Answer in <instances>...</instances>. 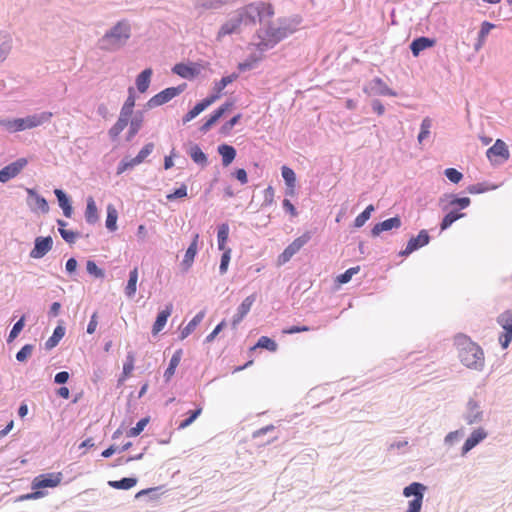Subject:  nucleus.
Listing matches in <instances>:
<instances>
[{
  "label": "nucleus",
  "mask_w": 512,
  "mask_h": 512,
  "mask_svg": "<svg viewBox=\"0 0 512 512\" xmlns=\"http://www.w3.org/2000/svg\"><path fill=\"white\" fill-rule=\"evenodd\" d=\"M98 210L96 203L92 197L87 198V206L85 210V219L89 224H95L98 221Z\"/></svg>",
  "instance_id": "nucleus-39"
},
{
  "label": "nucleus",
  "mask_w": 512,
  "mask_h": 512,
  "mask_svg": "<svg viewBox=\"0 0 512 512\" xmlns=\"http://www.w3.org/2000/svg\"><path fill=\"white\" fill-rule=\"evenodd\" d=\"M137 281H138V268L135 267L129 272V278L127 285L125 287V295L128 298H133L137 291Z\"/></svg>",
  "instance_id": "nucleus-37"
},
{
  "label": "nucleus",
  "mask_w": 512,
  "mask_h": 512,
  "mask_svg": "<svg viewBox=\"0 0 512 512\" xmlns=\"http://www.w3.org/2000/svg\"><path fill=\"white\" fill-rule=\"evenodd\" d=\"M273 15V6L263 1H255L239 7L220 26L216 34V40L222 41L226 36L240 34L244 28L252 27L257 22L263 23Z\"/></svg>",
  "instance_id": "nucleus-1"
},
{
  "label": "nucleus",
  "mask_w": 512,
  "mask_h": 512,
  "mask_svg": "<svg viewBox=\"0 0 512 512\" xmlns=\"http://www.w3.org/2000/svg\"><path fill=\"white\" fill-rule=\"evenodd\" d=\"M149 423V417H145L140 419L134 427H132L128 432V437H136L138 436L146 427V425Z\"/></svg>",
  "instance_id": "nucleus-56"
},
{
  "label": "nucleus",
  "mask_w": 512,
  "mask_h": 512,
  "mask_svg": "<svg viewBox=\"0 0 512 512\" xmlns=\"http://www.w3.org/2000/svg\"><path fill=\"white\" fill-rule=\"evenodd\" d=\"M444 175L450 182L454 184L459 183L463 179V174L455 168L445 169Z\"/></svg>",
  "instance_id": "nucleus-59"
},
{
  "label": "nucleus",
  "mask_w": 512,
  "mask_h": 512,
  "mask_svg": "<svg viewBox=\"0 0 512 512\" xmlns=\"http://www.w3.org/2000/svg\"><path fill=\"white\" fill-rule=\"evenodd\" d=\"M486 155L490 161H496L495 157H500L502 161H506L510 156L506 143L500 139H497L487 150Z\"/></svg>",
  "instance_id": "nucleus-19"
},
{
  "label": "nucleus",
  "mask_w": 512,
  "mask_h": 512,
  "mask_svg": "<svg viewBox=\"0 0 512 512\" xmlns=\"http://www.w3.org/2000/svg\"><path fill=\"white\" fill-rule=\"evenodd\" d=\"M266 51L257 50L251 53L247 58L238 64V69L241 72H245L251 70L256 67V65L263 59L264 53Z\"/></svg>",
  "instance_id": "nucleus-26"
},
{
  "label": "nucleus",
  "mask_w": 512,
  "mask_h": 512,
  "mask_svg": "<svg viewBox=\"0 0 512 512\" xmlns=\"http://www.w3.org/2000/svg\"><path fill=\"white\" fill-rule=\"evenodd\" d=\"M454 345L457 349L460 362L468 369L482 371L485 367L483 349L465 334H457L454 337Z\"/></svg>",
  "instance_id": "nucleus-3"
},
{
  "label": "nucleus",
  "mask_w": 512,
  "mask_h": 512,
  "mask_svg": "<svg viewBox=\"0 0 512 512\" xmlns=\"http://www.w3.org/2000/svg\"><path fill=\"white\" fill-rule=\"evenodd\" d=\"M402 225L401 219L398 216L386 219L380 223L374 225L371 229V234L373 237L379 236L380 233L384 231H389L391 229H398Z\"/></svg>",
  "instance_id": "nucleus-22"
},
{
  "label": "nucleus",
  "mask_w": 512,
  "mask_h": 512,
  "mask_svg": "<svg viewBox=\"0 0 512 512\" xmlns=\"http://www.w3.org/2000/svg\"><path fill=\"white\" fill-rule=\"evenodd\" d=\"M0 127L6 130L8 133H17L24 130H29L27 127L26 119L23 118H5L0 119Z\"/></svg>",
  "instance_id": "nucleus-21"
},
{
  "label": "nucleus",
  "mask_w": 512,
  "mask_h": 512,
  "mask_svg": "<svg viewBox=\"0 0 512 512\" xmlns=\"http://www.w3.org/2000/svg\"><path fill=\"white\" fill-rule=\"evenodd\" d=\"M238 0H193V5L199 12L207 10H219L226 5H233Z\"/></svg>",
  "instance_id": "nucleus-17"
},
{
  "label": "nucleus",
  "mask_w": 512,
  "mask_h": 512,
  "mask_svg": "<svg viewBox=\"0 0 512 512\" xmlns=\"http://www.w3.org/2000/svg\"><path fill=\"white\" fill-rule=\"evenodd\" d=\"M54 194L57 197L59 206L63 210L64 216L70 218L73 212L70 199L68 198L66 193L61 189H55Z\"/></svg>",
  "instance_id": "nucleus-31"
},
{
  "label": "nucleus",
  "mask_w": 512,
  "mask_h": 512,
  "mask_svg": "<svg viewBox=\"0 0 512 512\" xmlns=\"http://www.w3.org/2000/svg\"><path fill=\"white\" fill-rule=\"evenodd\" d=\"M153 150V143L150 142L145 144L139 151V153L133 158V162L136 163L137 165L141 164L153 152Z\"/></svg>",
  "instance_id": "nucleus-52"
},
{
  "label": "nucleus",
  "mask_w": 512,
  "mask_h": 512,
  "mask_svg": "<svg viewBox=\"0 0 512 512\" xmlns=\"http://www.w3.org/2000/svg\"><path fill=\"white\" fill-rule=\"evenodd\" d=\"M34 346L32 344H25L16 354L18 362H24L33 352Z\"/></svg>",
  "instance_id": "nucleus-61"
},
{
  "label": "nucleus",
  "mask_w": 512,
  "mask_h": 512,
  "mask_svg": "<svg viewBox=\"0 0 512 512\" xmlns=\"http://www.w3.org/2000/svg\"><path fill=\"white\" fill-rule=\"evenodd\" d=\"M494 27H495V25L493 23L488 22V21H484L481 24L480 31L478 33V39H477V42L474 45L475 51H479L482 48L487 35L490 33V31Z\"/></svg>",
  "instance_id": "nucleus-38"
},
{
  "label": "nucleus",
  "mask_w": 512,
  "mask_h": 512,
  "mask_svg": "<svg viewBox=\"0 0 512 512\" xmlns=\"http://www.w3.org/2000/svg\"><path fill=\"white\" fill-rule=\"evenodd\" d=\"M172 71L184 79H193L200 73V68L196 64L178 63L174 65Z\"/></svg>",
  "instance_id": "nucleus-23"
},
{
  "label": "nucleus",
  "mask_w": 512,
  "mask_h": 512,
  "mask_svg": "<svg viewBox=\"0 0 512 512\" xmlns=\"http://www.w3.org/2000/svg\"><path fill=\"white\" fill-rule=\"evenodd\" d=\"M53 114L48 111L31 114L25 117L28 129H33L50 122Z\"/></svg>",
  "instance_id": "nucleus-24"
},
{
  "label": "nucleus",
  "mask_w": 512,
  "mask_h": 512,
  "mask_svg": "<svg viewBox=\"0 0 512 512\" xmlns=\"http://www.w3.org/2000/svg\"><path fill=\"white\" fill-rule=\"evenodd\" d=\"M186 86L187 85L183 83L176 87H168L160 91L148 100L147 106L149 108H155L169 102L176 96L180 95L186 89Z\"/></svg>",
  "instance_id": "nucleus-6"
},
{
  "label": "nucleus",
  "mask_w": 512,
  "mask_h": 512,
  "mask_svg": "<svg viewBox=\"0 0 512 512\" xmlns=\"http://www.w3.org/2000/svg\"><path fill=\"white\" fill-rule=\"evenodd\" d=\"M86 270L87 272L96 277V278H103L104 277V271L102 269H100L97 264L92 261V260H88L87 263H86Z\"/></svg>",
  "instance_id": "nucleus-63"
},
{
  "label": "nucleus",
  "mask_w": 512,
  "mask_h": 512,
  "mask_svg": "<svg viewBox=\"0 0 512 512\" xmlns=\"http://www.w3.org/2000/svg\"><path fill=\"white\" fill-rule=\"evenodd\" d=\"M217 151L221 155L222 165L225 167L229 166L236 157V149L228 144L219 145Z\"/></svg>",
  "instance_id": "nucleus-29"
},
{
  "label": "nucleus",
  "mask_w": 512,
  "mask_h": 512,
  "mask_svg": "<svg viewBox=\"0 0 512 512\" xmlns=\"http://www.w3.org/2000/svg\"><path fill=\"white\" fill-rule=\"evenodd\" d=\"M431 127L432 120L429 117H425L421 122L420 132L417 137L419 143H422L425 139L429 137Z\"/></svg>",
  "instance_id": "nucleus-50"
},
{
  "label": "nucleus",
  "mask_w": 512,
  "mask_h": 512,
  "mask_svg": "<svg viewBox=\"0 0 512 512\" xmlns=\"http://www.w3.org/2000/svg\"><path fill=\"white\" fill-rule=\"evenodd\" d=\"M137 479L134 477L122 478L121 480L109 481L108 485L114 489L128 490L134 487Z\"/></svg>",
  "instance_id": "nucleus-48"
},
{
  "label": "nucleus",
  "mask_w": 512,
  "mask_h": 512,
  "mask_svg": "<svg viewBox=\"0 0 512 512\" xmlns=\"http://www.w3.org/2000/svg\"><path fill=\"white\" fill-rule=\"evenodd\" d=\"M182 358V350L178 349L174 352L172 355L168 367L166 368L164 372V379L166 382H169L173 375L175 374L176 368L178 367L180 361Z\"/></svg>",
  "instance_id": "nucleus-34"
},
{
  "label": "nucleus",
  "mask_w": 512,
  "mask_h": 512,
  "mask_svg": "<svg viewBox=\"0 0 512 512\" xmlns=\"http://www.w3.org/2000/svg\"><path fill=\"white\" fill-rule=\"evenodd\" d=\"M256 297V294L253 293L247 296L238 306L237 311L231 321V325L233 328H236L240 324V322L245 318V316L249 313L251 307L256 301Z\"/></svg>",
  "instance_id": "nucleus-15"
},
{
  "label": "nucleus",
  "mask_w": 512,
  "mask_h": 512,
  "mask_svg": "<svg viewBox=\"0 0 512 512\" xmlns=\"http://www.w3.org/2000/svg\"><path fill=\"white\" fill-rule=\"evenodd\" d=\"M129 118L119 115L117 122L109 129L108 134L112 140H116L129 123Z\"/></svg>",
  "instance_id": "nucleus-44"
},
{
  "label": "nucleus",
  "mask_w": 512,
  "mask_h": 512,
  "mask_svg": "<svg viewBox=\"0 0 512 512\" xmlns=\"http://www.w3.org/2000/svg\"><path fill=\"white\" fill-rule=\"evenodd\" d=\"M498 187H499V185H496V184L482 182V183H476V184L469 185L467 187V191L470 194H481V193H484L487 191L496 190Z\"/></svg>",
  "instance_id": "nucleus-49"
},
{
  "label": "nucleus",
  "mask_w": 512,
  "mask_h": 512,
  "mask_svg": "<svg viewBox=\"0 0 512 512\" xmlns=\"http://www.w3.org/2000/svg\"><path fill=\"white\" fill-rule=\"evenodd\" d=\"M24 316H22L12 327L10 333H9V336H8V339L7 341L8 342H12L18 335L19 333L22 331L23 327H24Z\"/></svg>",
  "instance_id": "nucleus-62"
},
{
  "label": "nucleus",
  "mask_w": 512,
  "mask_h": 512,
  "mask_svg": "<svg viewBox=\"0 0 512 512\" xmlns=\"http://www.w3.org/2000/svg\"><path fill=\"white\" fill-rule=\"evenodd\" d=\"M427 486L420 482H412L403 489V496L406 498L413 497L408 502V507L405 512H421L423 506V499Z\"/></svg>",
  "instance_id": "nucleus-5"
},
{
  "label": "nucleus",
  "mask_w": 512,
  "mask_h": 512,
  "mask_svg": "<svg viewBox=\"0 0 512 512\" xmlns=\"http://www.w3.org/2000/svg\"><path fill=\"white\" fill-rule=\"evenodd\" d=\"M364 91L366 93L379 95V96L395 97L397 95V93L394 90H392L391 88H389L387 86V84L379 77L373 78L370 81L368 88H364Z\"/></svg>",
  "instance_id": "nucleus-16"
},
{
  "label": "nucleus",
  "mask_w": 512,
  "mask_h": 512,
  "mask_svg": "<svg viewBox=\"0 0 512 512\" xmlns=\"http://www.w3.org/2000/svg\"><path fill=\"white\" fill-rule=\"evenodd\" d=\"M229 236V225L227 223H222L218 226L217 231V244L219 250L227 249L226 243Z\"/></svg>",
  "instance_id": "nucleus-46"
},
{
  "label": "nucleus",
  "mask_w": 512,
  "mask_h": 512,
  "mask_svg": "<svg viewBox=\"0 0 512 512\" xmlns=\"http://www.w3.org/2000/svg\"><path fill=\"white\" fill-rule=\"evenodd\" d=\"M430 241L429 234L426 230H421L416 237H412L404 250L400 251V256H408L414 251L426 246Z\"/></svg>",
  "instance_id": "nucleus-13"
},
{
  "label": "nucleus",
  "mask_w": 512,
  "mask_h": 512,
  "mask_svg": "<svg viewBox=\"0 0 512 512\" xmlns=\"http://www.w3.org/2000/svg\"><path fill=\"white\" fill-rule=\"evenodd\" d=\"M374 211L373 205H368L363 212H361L354 220V226L356 228L362 227L366 221L371 217V213Z\"/></svg>",
  "instance_id": "nucleus-53"
},
{
  "label": "nucleus",
  "mask_w": 512,
  "mask_h": 512,
  "mask_svg": "<svg viewBox=\"0 0 512 512\" xmlns=\"http://www.w3.org/2000/svg\"><path fill=\"white\" fill-rule=\"evenodd\" d=\"M26 193L28 194L27 203L32 210L37 209L42 213H47L49 211L48 202L44 197L39 195L36 190L26 188Z\"/></svg>",
  "instance_id": "nucleus-18"
},
{
  "label": "nucleus",
  "mask_w": 512,
  "mask_h": 512,
  "mask_svg": "<svg viewBox=\"0 0 512 512\" xmlns=\"http://www.w3.org/2000/svg\"><path fill=\"white\" fill-rule=\"evenodd\" d=\"M470 203L469 197H458L456 194H444L439 198V206L443 211L465 209Z\"/></svg>",
  "instance_id": "nucleus-9"
},
{
  "label": "nucleus",
  "mask_w": 512,
  "mask_h": 512,
  "mask_svg": "<svg viewBox=\"0 0 512 512\" xmlns=\"http://www.w3.org/2000/svg\"><path fill=\"white\" fill-rule=\"evenodd\" d=\"M152 74V69L146 68L136 77V87L140 93H145L148 90Z\"/></svg>",
  "instance_id": "nucleus-32"
},
{
  "label": "nucleus",
  "mask_w": 512,
  "mask_h": 512,
  "mask_svg": "<svg viewBox=\"0 0 512 512\" xmlns=\"http://www.w3.org/2000/svg\"><path fill=\"white\" fill-rule=\"evenodd\" d=\"M277 347V343L267 336H261L258 339L256 345L254 346V348H264L271 352H275L277 350Z\"/></svg>",
  "instance_id": "nucleus-54"
},
{
  "label": "nucleus",
  "mask_w": 512,
  "mask_h": 512,
  "mask_svg": "<svg viewBox=\"0 0 512 512\" xmlns=\"http://www.w3.org/2000/svg\"><path fill=\"white\" fill-rule=\"evenodd\" d=\"M172 311H173V305L170 303V304H167L165 306V308L159 312V314L157 315L156 321L154 322L153 327H152L153 335H157L164 328Z\"/></svg>",
  "instance_id": "nucleus-25"
},
{
  "label": "nucleus",
  "mask_w": 512,
  "mask_h": 512,
  "mask_svg": "<svg viewBox=\"0 0 512 512\" xmlns=\"http://www.w3.org/2000/svg\"><path fill=\"white\" fill-rule=\"evenodd\" d=\"M302 19L299 16L279 18L275 22L263 25L257 31L258 41L253 44L257 50L268 51L279 42L295 33Z\"/></svg>",
  "instance_id": "nucleus-2"
},
{
  "label": "nucleus",
  "mask_w": 512,
  "mask_h": 512,
  "mask_svg": "<svg viewBox=\"0 0 512 512\" xmlns=\"http://www.w3.org/2000/svg\"><path fill=\"white\" fill-rule=\"evenodd\" d=\"M64 335H65V327L58 325L54 329L53 334L45 342V348L47 350H51L54 347H56L58 345V343L60 342V340L64 337Z\"/></svg>",
  "instance_id": "nucleus-40"
},
{
  "label": "nucleus",
  "mask_w": 512,
  "mask_h": 512,
  "mask_svg": "<svg viewBox=\"0 0 512 512\" xmlns=\"http://www.w3.org/2000/svg\"><path fill=\"white\" fill-rule=\"evenodd\" d=\"M434 43L435 41L433 39H430L428 37H419L412 41L410 49L414 56H418L421 51L429 47H432Z\"/></svg>",
  "instance_id": "nucleus-35"
},
{
  "label": "nucleus",
  "mask_w": 512,
  "mask_h": 512,
  "mask_svg": "<svg viewBox=\"0 0 512 512\" xmlns=\"http://www.w3.org/2000/svg\"><path fill=\"white\" fill-rule=\"evenodd\" d=\"M131 35L132 25L130 21L128 19L118 20L98 40V47L106 52H117L127 44Z\"/></svg>",
  "instance_id": "nucleus-4"
},
{
  "label": "nucleus",
  "mask_w": 512,
  "mask_h": 512,
  "mask_svg": "<svg viewBox=\"0 0 512 512\" xmlns=\"http://www.w3.org/2000/svg\"><path fill=\"white\" fill-rule=\"evenodd\" d=\"M465 213H461L456 209L450 210L442 219L440 228L442 231L448 229L454 222L463 218Z\"/></svg>",
  "instance_id": "nucleus-41"
},
{
  "label": "nucleus",
  "mask_w": 512,
  "mask_h": 512,
  "mask_svg": "<svg viewBox=\"0 0 512 512\" xmlns=\"http://www.w3.org/2000/svg\"><path fill=\"white\" fill-rule=\"evenodd\" d=\"M52 246L53 240L51 236L36 237L34 248L30 251L29 256L33 259H41L52 249Z\"/></svg>",
  "instance_id": "nucleus-12"
},
{
  "label": "nucleus",
  "mask_w": 512,
  "mask_h": 512,
  "mask_svg": "<svg viewBox=\"0 0 512 512\" xmlns=\"http://www.w3.org/2000/svg\"><path fill=\"white\" fill-rule=\"evenodd\" d=\"M463 435L464 431L462 429L449 432L444 438V445L448 448L454 446L457 442H459Z\"/></svg>",
  "instance_id": "nucleus-51"
},
{
  "label": "nucleus",
  "mask_w": 512,
  "mask_h": 512,
  "mask_svg": "<svg viewBox=\"0 0 512 512\" xmlns=\"http://www.w3.org/2000/svg\"><path fill=\"white\" fill-rule=\"evenodd\" d=\"M281 175L285 181V184L288 188L286 194L293 196L294 190H295V184H296V175L293 169H291L288 166H283L281 168Z\"/></svg>",
  "instance_id": "nucleus-30"
},
{
  "label": "nucleus",
  "mask_w": 512,
  "mask_h": 512,
  "mask_svg": "<svg viewBox=\"0 0 512 512\" xmlns=\"http://www.w3.org/2000/svg\"><path fill=\"white\" fill-rule=\"evenodd\" d=\"M135 166H137V164L133 162V158H131V159L124 158L118 164L116 173H117V175H120V174L124 173L126 170L132 169Z\"/></svg>",
  "instance_id": "nucleus-64"
},
{
  "label": "nucleus",
  "mask_w": 512,
  "mask_h": 512,
  "mask_svg": "<svg viewBox=\"0 0 512 512\" xmlns=\"http://www.w3.org/2000/svg\"><path fill=\"white\" fill-rule=\"evenodd\" d=\"M26 158H19L16 161L6 165L0 170V182L6 183L10 179L16 177L22 169L27 165Z\"/></svg>",
  "instance_id": "nucleus-11"
},
{
  "label": "nucleus",
  "mask_w": 512,
  "mask_h": 512,
  "mask_svg": "<svg viewBox=\"0 0 512 512\" xmlns=\"http://www.w3.org/2000/svg\"><path fill=\"white\" fill-rule=\"evenodd\" d=\"M187 153L191 157L192 161L200 167L204 168L208 165V157L198 144L190 145Z\"/></svg>",
  "instance_id": "nucleus-27"
},
{
  "label": "nucleus",
  "mask_w": 512,
  "mask_h": 512,
  "mask_svg": "<svg viewBox=\"0 0 512 512\" xmlns=\"http://www.w3.org/2000/svg\"><path fill=\"white\" fill-rule=\"evenodd\" d=\"M497 323L503 329L499 335V343L503 349H506L512 341V309L502 312L497 317Z\"/></svg>",
  "instance_id": "nucleus-7"
},
{
  "label": "nucleus",
  "mask_w": 512,
  "mask_h": 512,
  "mask_svg": "<svg viewBox=\"0 0 512 512\" xmlns=\"http://www.w3.org/2000/svg\"><path fill=\"white\" fill-rule=\"evenodd\" d=\"M237 77L238 75L235 73L222 77L219 81L215 82L213 87V93L210 96H217V99H219L224 88L227 85L231 84L233 81H235Z\"/></svg>",
  "instance_id": "nucleus-36"
},
{
  "label": "nucleus",
  "mask_w": 512,
  "mask_h": 512,
  "mask_svg": "<svg viewBox=\"0 0 512 512\" xmlns=\"http://www.w3.org/2000/svg\"><path fill=\"white\" fill-rule=\"evenodd\" d=\"M128 93L129 95L120 110V115L130 119L133 113V108L135 106V96L133 87H129Z\"/></svg>",
  "instance_id": "nucleus-42"
},
{
  "label": "nucleus",
  "mask_w": 512,
  "mask_h": 512,
  "mask_svg": "<svg viewBox=\"0 0 512 512\" xmlns=\"http://www.w3.org/2000/svg\"><path fill=\"white\" fill-rule=\"evenodd\" d=\"M463 419L468 425L479 424L483 421L484 411L478 401L472 398L468 400L463 413Z\"/></svg>",
  "instance_id": "nucleus-8"
},
{
  "label": "nucleus",
  "mask_w": 512,
  "mask_h": 512,
  "mask_svg": "<svg viewBox=\"0 0 512 512\" xmlns=\"http://www.w3.org/2000/svg\"><path fill=\"white\" fill-rule=\"evenodd\" d=\"M135 357L133 352H128L126 356V360L123 364V376L124 378L128 377L131 372L134 370Z\"/></svg>",
  "instance_id": "nucleus-58"
},
{
  "label": "nucleus",
  "mask_w": 512,
  "mask_h": 512,
  "mask_svg": "<svg viewBox=\"0 0 512 512\" xmlns=\"http://www.w3.org/2000/svg\"><path fill=\"white\" fill-rule=\"evenodd\" d=\"M62 480V473H46L41 474L34 478L32 482V489H41V488H54L60 484Z\"/></svg>",
  "instance_id": "nucleus-10"
},
{
  "label": "nucleus",
  "mask_w": 512,
  "mask_h": 512,
  "mask_svg": "<svg viewBox=\"0 0 512 512\" xmlns=\"http://www.w3.org/2000/svg\"><path fill=\"white\" fill-rule=\"evenodd\" d=\"M198 239H199V234H195L192 242L190 243L189 247L187 248V250L185 252V255H184V258H183L181 264H182L184 270H186V271L192 266L194 258L197 254Z\"/></svg>",
  "instance_id": "nucleus-28"
},
{
  "label": "nucleus",
  "mask_w": 512,
  "mask_h": 512,
  "mask_svg": "<svg viewBox=\"0 0 512 512\" xmlns=\"http://www.w3.org/2000/svg\"><path fill=\"white\" fill-rule=\"evenodd\" d=\"M222 251H223V253L221 256V261H220V266H219V272L221 275L225 274L228 270L232 250H231V248H227Z\"/></svg>",
  "instance_id": "nucleus-57"
},
{
  "label": "nucleus",
  "mask_w": 512,
  "mask_h": 512,
  "mask_svg": "<svg viewBox=\"0 0 512 512\" xmlns=\"http://www.w3.org/2000/svg\"><path fill=\"white\" fill-rule=\"evenodd\" d=\"M205 316L204 311L198 312L190 321L189 323L181 330L180 332V340H184L187 338L195 329L196 327L201 323Z\"/></svg>",
  "instance_id": "nucleus-33"
},
{
  "label": "nucleus",
  "mask_w": 512,
  "mask_h": 512,
  "mask_svg": "<svg viewBox=\"0 0 512 512\" xmlns=\"http://www.w3.org/2000/svg\"><path fill=\"white\" fill-rule=\"evenodd\" d=\"M487 436H488V433L483 427H479V428L473 430L462 446L461 455L465 456L468 452H470L479 443L484 441L487 438Z\"/></svg>",
  "instance_id": "nucleus-14"
},
{
  "label": "nucleus",
  "mask_w": 512,
  "mask_h": 512,
  "mask_svg": "<svg viewBox=\"0 0 512 512\" xmlns=\"http://www.w3.org/2000/svg\"><path fill=\"white\" fill-rule=\"evenodd\" d=\"M142 123H143L142 113H138L130 120L129 130L127 133V141H131L136 136V134L139 132V130L142 127Z\"/></svg>",
  "instance_id": "nucleus-43"
},
{
  "label": "nucleus",
  "mask_w": 512,
  "mask_h": 512,
  "mask_svg": "<svg viewBox=\"0 0 512 512\" xmlns=\"http://www.w3.org/2000/svg\"><path fill=\"white\" fill-rule=\"evenodd\" d=\"M359 270H360L359 266L351 267V268L347 269L344 273L340 274L337 277L338 282L341 284L348 283L351 280V278L353 277V275L357 274L359 272Z\"/></svg>",
  "instance_id": "nucleus-60"
},
{
  "label": "nucleus",
  "mask_w": 512,
  "mask_h": 512,
  "mask_svg": "<svg viewBox=\"0 0 512 512\" xmlns=\"http://www.w3.org/2000/svg\"><path fill=\"white\" fill-rule=\"evenodd\" d=\"M117 219H118V212L116 208L109 204L107 206V218H106V228L109 231H115L117 229Z\"/></svg>",
  "instance_id": "nucleus-47"
},
{
  "label": "nucleus",
  "mask_w": 512,
  "mask_h": 512,
  "mask_svg": "<svg viewBox=\"0 0 512 512\" xmlns=\"http://www.w3.org/2000/svg\"><path fill=\"white\" fill-rule=\"evenodd\" d=\"M217 100V96H208L202 101L198 102L191 110H189L182 118L184 124L190 122L200 113H202L207 107Z\"/></svg>",
  "instance_id": "nucleus-20"
},
{
  "label": "nucleus",
  "mask_w": 512,
  "mask_h": 512,
  "mask_svg": "<svg viewBox=\"0 0 512 512\" xmlns=\"http://www.w3.org/2000/svg\"><path fill=\"white\" fill-rule=\"evenodd\" d=\"M12 48V39L10 36L0 33V63H2L10 53Z\"/></svg>",
  "instance_id": "nucleus-45"
},
{
  "label": "nucleus",
  "mask_w": 512,
  "mask_h": 512,
  "mask_svg": "<svg viewBox=\"0 0 512 512\" xmlns=\"http://www.w3.org/2000/svg\"><path fill=\"white\" fill-rule=\"evenodd\" d=\"M232 105V102L224 103L209 115L208 120L214 125Z\"/></svg>",
  "instance_id": "nucleus-55"
}]
</instances>
